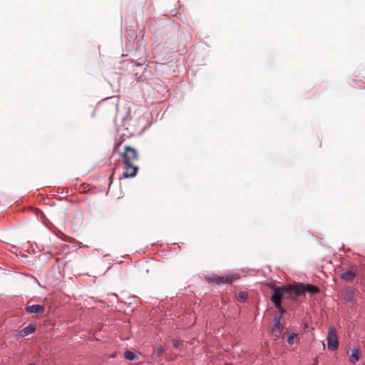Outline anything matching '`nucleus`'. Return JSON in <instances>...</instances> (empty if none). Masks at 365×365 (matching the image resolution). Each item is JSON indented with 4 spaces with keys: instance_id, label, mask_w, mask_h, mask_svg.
I'll use <instances>...</instances> for the list:
<instances>
[{
    "instance_id": "7ed1b4c3",
    "label": "nucleus",
    "mask_w": 365,
    "mask_h": 365,
    "mask_svg": "<svg viewBox=\"0 0 365 365\" xmlns=\"http://www.w3.org/2000/svg\"><path fill=\"white\" fill-rule=\"evenodd\" d=\"M328 348L331 351H334L338 348L339 342L336 332L334 328L330 329L327 336Z\"/></svg>"
},
{
    "instance_id": "1a4fd4ad",
    "label": "nucleus",
    "mask_w": 365,
    "mask_h": 365,
    "mask_svg": "<svg viewBox=\"0 0 365 365\" xmlns=\"http://www.w3.org/2000/svg\"><path fill=\"white\" fill-rule=\"evenodd\" d=\"M361 357V352L359 349H354L351 351V355L350 356V361L353 364H355L356 361L359 360Z\"/></svg>"
},
{
    "instance_id": "39448f33",
    "label": "nucleus",
    "mask_w": 365,
    "mask_h": 365,
    "mask_svg": "<svg viewBox=\"0 0 365 365\" xmlns=\"http://www.w3.org/2000/svg\"><path fill=\"white\" fill-rule=\"evenodd\" d=\"M357 276V268L351 266L349 270L343 272L341 278L346 282H352Z\"/></svg>"
},
{
    "instance_id": "2eb2a0df",
    "label": "nucleus",
    "mask_w": 365,
    "mask_h": 365,
    "mask_svg": "<svg viewBox=\"0 0 365 365\" xmlns=\"http://www.w3.org/2000/svg\"><path fill=\"white\" fill-rule=\"evenodd\" d=\"M29 365H35V364L33 363H30Z\"/></svg>"
},
{
    "instance_id": "9b49d317",
    "label": "nucleus",
    "mask_w": 365,
    "mask_h": 365,
    "mask_svg": "<svg viewBox=\"0 0 365 365\" xmlns=\"http://www.w3.org/2000/svg\"><path fill=\"white\" fill-rule=\"evenodd\" d=\"M124 357L130 361H134L138 359V356L135 355V354L130 351H126L124 353Z\"/></svg>"
},
{
    "instance_id": "f8f14e48",
    "label": "nucleus",
    "mask_w": 365,
    "mask_h": 365,
    "mask_svg": "<svg viewBox=\"0 0 365 365\" xmlns=\"http://www.w3.org/2000/svg\"><path fill=\"white\" fill-rule=\"evenodd\" d=\"M247 293L246 292H240L239 293V299L241 300V302H245L247 298Z\"/></svg>"
},
{
    "instance_id": "423d86ee",
    "label": "nucleus",
    "mask_w": 365,
    "mask_h": 365,
    "mask_svg": "<svg viewBox=\"0 0 365 365\" xmlns=\"http://www.w3.org/2000/svg\"><path fill=\"white\" fill-rule=\"evenodd\" d=\"M274 321V324L272 329V332L274 336V340H277L280 337L281 333L282 332L284 327L283 325L281 324L280 319L279 317H275Z\"/></svg>"
},
{
    "instance_id": "9d476101",
    "label": "nucleus",
    "mask_w": 365,
    "mask_h": 365,
    "mask_svg": "<svg viewBox=\"0 0 365 365\" xmlns=\"http://www.w3.org/2000/svg\"><path fill=\"white\" fill-rule=\"evenodd\" d=\"M298 336L295 333L291 334L287 338V342L289 345H293L298 342Z\"/></svg>"
},
{
    "instance_id": "6e6552de",
    "label": "nucleus",
    "mask_w": 365,
    "mask_h": 365,
    "mask_svg": "<svg viewBox=\"0 0 365 365\" xmlns=\"http://www.w3.org/2000/svg\"><path fill=\"white\" fill-rule=\"evenodd\" d=\"M35 330L36 327L34 324H29L26 327L19 330L18 334L20 337L23 338L34 332Z\"/></svg>"
},
{
    "instance_id": "4468645a",
    "label": "nucleus",
    "mask_w": 365,
    "mask_h": 365,
    "mask_svg": "<svg viewBox=\"0 0 365 365\" xmlns=\"http://www.w3.org/2000/svg\"><path fill=\"white\" fill-rule=\"evenodd\" d=\"M173 346L176 349H178L181 344V342L180 341L175 340V339L173 340Z\"/></svg>"
},
{
    "instance_id": "0eeeda50",
    "label": "nucleus",
    "mask_w": 365,
    "mask_h": 365,
    "mask_svg": "<svg viewBox=\"0 0 365 365\" xmlns=\"http://www.w3.org/2000/svg\"><path fill=\"white\" fill-rule=\"evenodd\" d=\"M26 310L29 314L36 315L42 314L45 311V307L40 304H33L26 307Z\"/></svg>"
},
{
    "instance_id": "20e7f679",
    "label": "nucleus",
    "mask_w": 365,
    "mask_h": 365,
    "mask_svg": "<svg viewBox=\"0 0 365 365\" xmlns=\"http://www.w3.org/2000/svg\"><path fill=\"white\" fill-rule=\"evenodd\" d=\"M239 278V274H235L232 275H225V276H217L214 275L212 277L211 279L213 282H215L217 284L220 283H232L233 280Z\"/></svg>"
},
{
    "instance_id": "f257e3e1",
    "label": "nucleus",
    "mask_w": 365,
    "mask_h": 365,
    "mask_svg": "<svg viewBox=\"0 0 365 365\" xmlns=\"http://www.w3.org/2000/svg\"><path fill=\"white\" fill-rule=\"evenodd\" d=\"M272 289L274 292L271 297V301L282 314L284 312V309L282 307L281 301L285 294H287L289 298L294 299L297 297L304 295L307 292L311 294H317L319 292V288L315 286L310 284L304 285L302 284L282 287H274Z\"/></svg>"
},
{
    "instance_id": "ddd939ff",
    "label": "nucleus",
    "mask_w": 365,
    "mask_h": 365,
    "mask_svg": "<svg viewBox=\"0 0 365 365\" xmlns=\"http://www.w3.org/2000/svg\"><path fill=\"white\" fill-rule=\"evenodd\" d=\"M165 351V349L164 346H160L157 349V354H158V356H160Z\"/></svg>"
},
{
    "instance_id": "f03ea898",
    "label": "nucleus",
    "mask_w": 365,
    "mask_h": 365,
    "mask_svg": "<svg viewBox=\"0 0 365 365\" xmlns=\"http://www.w3.org/2000/svg\"><path fill=\"white\" fill-rule=\"evenodd\" d=\"M123 158L124 172L123 177L125 178H133L136 175L138 167L135 165V162L138 159V153L136 149L130 145H125L124 150L119 154Z\"/></svg>"
}]
</instances>
